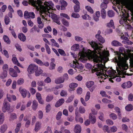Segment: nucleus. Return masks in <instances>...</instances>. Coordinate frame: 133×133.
Returning <instances> with one entry per match:
<instances>
[{
  "label": "nucleus",
  "mask_w": 133,
  "mask_h": 133,
  "mask_svg": "<svg viewBox=\"0 0 133 133\" xmlns=\"http://www.w3.org/2000/svg\"><path fill=\"white\" fill-rule=\"evenodd\" d=\"M89 43L94 49V51L90 50H85L82 45V50H80L77 57V54L71 52V55L74 58H77L81 62L85 63L88 59L92 60L95 63L94 65L102 61L105 62L107 60V56L108 55V51L101 49L102 47L99 46L98 44L93 41H88Z\"/></svg>",
  "instance_id": "obj_1"
},
{
  "label": "nucleus",
  "mask_w": 133,
  "mask_h": 133,
  "mask_svg": "<svg viewBox=\"0 0 133 133\" xmlns=\"http://www.w3.org/2000/svg\"><path fill=\"white\" fill-rule=\"evenodd\" d=\"M108 55L107 57V61L104 63L101 61L99 62L98 64H95L94 66V69H92V73L96 72V74L97 76H99V78H101L102 81L106 79V77H108L109 76L111 77L109 80L112 83H113V80L115 79L116 82H119L121 80V78L119 77L116 76V73L115 70L111 69L106 72L107 69L104 65L108 60V57L109 55L108 51Z\"/></svg>",
  "instance_id": "obj_2"
},
{
  "label": "nucleus",
  "mask_w": 133,
  "mask_h": 133,
  "mask_svg": "<svg viewBox=\"0 0 133 133\" xmlns=\"http://www.w3.org/2000/svg\"><path fill=\"white\" fill-rule=\"evenodd\" d=\"M43 0H37L36 9L40 10L41 13V15L43 19L46 21L47 19L46 18L48 17L49 14L51 12L50 9H53L54 4L51 1H45L44 3V5H42Z\"/></svg>",
  "instance_id": "obj_3"
},
{
  "label": "nucleus",
  "mask_w": 133,
  "mask_h": 133,
  "mask_svg": "<svg viewBox=\"0 0 133 133\" xmlns=\"http://www.w3.org/2000/svg\"><path fill=\"white\" fill-rule=\"evenodd\" d=\"M128 58H125L121 56H118V59H115V62L117 63L119 69H117V71L119 72L122 73L125 72V70L127 69L128 64L127 63L126 61Z\"/></svg>",
  "instance_id": "obj_4"
},
{
  "label": "nucleus",
  "mask_w": 133,
  "mask_h": 133,
  "mask_svg": "<svg viewBox=\"0 0 133 133\" xmlns=\"http://www.w3.org/2000/svg\"><path fill=\"white\" fill-rule=\"evenodd\" d=\"M77 59H75L73 61L72 64H70L71 67L74 68H76L81 70L83 68V66L81 63H79L77 61Z\"/></svg>",
  "instance_id": "obj_5"
},
{
  "label": "nucleus",
  "mask_w": 133,
  "mask_h": 133,
  "mask_svg": "<svg viewBox=\"0 0 133 133\" xmlns=\"http://www.w3.org/2000/svg\"><path fill=\"white\" fill-rule=\"evenodd\" d=\"M48 17H51L54 20V21L58 25H60L61 22L59 20V17H58L55 14L51 12L50 14L48 15Z\"/></svg>",
  "instance_id": "obj_6"
},
{
  "label": "nucleus",
  "mask_w": 133,
  "mask_h": 133,
  "mask_svg": "<svg viewBox=\"0 0 133 133\" xmlns=\"http://www.w3.org/2000/svg\"><path fill=\"white\" fill-rule=\"evenodd\" d=\"M38 69V66L34 64H31L27 69V71L30 74H32L35 72L36 70Z\"/></svg>",
  "instance_id": "obj_7"
},
{
  "label": "nucleus",
  "mask_w": 133,
  "mask_h": 133,
  "mask_svg": "<svg viewBox=\"0 0 133 133\" xmlns=\"http://www.w3.org/2000/svg\"><path fill=\"white\" fill-rule=\"evenodd\" d=\"M19 91L23 98H24L26 97L27 95V97L28 98L30 97V94L26 89L20 88L19 89Z\"/></svg>",
  "instance_id": "obj_8"
},
{
  "label": "nucleus",
  "mask_w": 133,
  "mask_h": 133,
  "mask_svg": "<svg viewBox=\"0 0 133 133\" xmlns=\"http://www.w3.org/2000/svg\"><path fill=\"white\" fill-rule=\"evenodd\" d=\"M127 15H125L124 13L123 14V17L119 21V22L120 24L123 25V26H125L126 25H129L127 20V18L128 17V14H127Z\"/></svg>",
  "instance_id": "obj_9"
},
{
  "label": "nucleus",
  "mask_w": 133,
  "mask_h": 133,
  "mask_svg": "<svg viewBox=\"0 0 133 133\" xmlns=\"http://www.w3.org/2000/svg\"><path fill=\"white\" fill-rule=\"evenodd\" d=\"M31 4L32 5L36 7V5H37V0H27L24 1L22 2L23 4L25 6L27 5L28 3Z\"/></svg>",
  "instance_id": "obj_10"
},
{
  "label": "nucleus",
  "mask_w": 133,
  "mask_h": 133,
  "mask_svg": "<svg viewBox=\"0 0 133 133\" xmlns=\"http://www.w3.org/2000/svg\"><path fill=\"white\" fill-rule=\"evenodd\" d=\"M10 109V105L9 103L4 101L3 104V105L2 110L4 112L8 111Z\"/></svg>",
  "instance_id": "obj_11"
},
{
  "label": "nucleus",
  "mask_w": 133,
  "mask_h": 133,
  "mask_svg": "<svg viewBox=\"0 0 133 133\" xmlns=\"http://www.w3.org/2000/svg\"><path fill=\"white\" fill-rule=\"evenodd\" d=\"M75 120L77 122H79L80 123H82L83 122V119L82 117H79L78 115V108H77L75 110Z\"/></svg>",
  "instance_id": "obj_12"
},
{
  "label": "nucleus",
  "mask_w": 133,
  "mask_h": 133,
  "mask_svg": "<svg viewBox=\"0 0 133 133\" xmlns=\"http://www.w3.org/2000/svg\"><path fill=\"white\" fill-rule=\"evenodd\" d=\"M94 81H87L85 83L86 87L88 88L89 89V90L91 92H92L94 90L92 88H90L94 84Z\"/></svg>",
  "instance_id": "obj_13"
},
{
  "label": "nucleus",
  "mask_w": 133,
  "mask_h": 133,
  "mask_svg": "<svg viewBox=\"0 0 133 133\" xmlns=\"http://www.w3.org/2000/svg\"><path fill=\"white\" fill-rule=\"evenodd\" d=\"M15 56L14 55L12 56V61L13 63L17 65L18 66L22 68H24V66L21 64L18 61L16 57H15Z\"/></svg>",
  "instance_id": "obj_14"
},
{
  "label": "nucleus",
  "mask_w": 133,
  "mask_h": 133,
  "mask_svg": "<svg viewBox=\"0 0 133 133\" xmlns=\"http://www.w3.org/2000/svg\"><path fill=\"white\" fill-rule=\"evenodd\" d=\"M36 97L40 104H44V101L42 99L41 95L40 93H37L36 94Z\"/></svg>",
  "instance_id": "obj_15"
},
{
  "label": "nucleus",
  "mask_w": 133,
  "mask_h": 133,
  "mask_svg": "<svg viewBox=\"0 0 133 133\" xmlns=\"http://www.w3.org/2000/svg\"><path fill=\"white\" fill-rule=\"evenodd\" d=\"M89 118L92 124L95 123L96 121V119L95 116H93L92 114L90 113L89 116Z\"/></svg>",
  "instance_id": "obj_16"
},
{
  "label": "nucleus",
  "mask_w": 133,
  "mask_h": 133,
  "mask_svg": "<svg viewBox=\"0 0 133 133\" xmlns=\"http://www.w3.org/2000/svg\"><path fill=\"white\" fill-rule=\"evenodd\" d=\"M7 98L8 101L10 102L12 101H15L16 99V96L14 95H11L8 94L7 95Z\"/></svg>",
  "instance_id": "obj_17"
},
{
  "label": "nucleus",
  "mask_w": 133,
  "mask_h": 133,
  "mask_svg": "<svg viewBox=\"0 0 133 133\" xmlns=\"http://www.w3.org/2000/svg\"><path fill=\"white\" fill-rule=\"evenodd\" d=\"M9 73L10 75L13 77H16L17 76V73L15 71L14 69L12 68H10L9 69Z\"/></svg>",
  "instance_id": "obj_18"
},
{
  "label": "nucleus",
  "mask_w": 133,
  "mask_h": 133,
  "mask_svg": "<svg viewBox=\"0 0 133 133\" xmlns=\"http://www.w3.org/2000/svg\"><path fill=\"white\" fill-rule=\"evenodd\" d=\"M81 130V127L79 125L77 124L75 127L74 131L75 133H80Z\"/></svg>",
  "instance_id": "obj_19"
},
{
  "label": "nucleus",
  "mask_w": 133,
  "mask_h": 133,
  "mask_svg": "<svg viewBox=\"0 0 133 133\" xmlns=\"http://www.w3.org/2000/svg\"><path fill=\"white\" fill-rule=\"evenodd\" d=\"M64 99L62 98L59 99L56 103L55 106L56 107H58L61 105L64 102Z\"/></svg>",
  "instance_id": "obj_20"
},
{
  "label": "nucleus",
  "mask_w": 133,
  "mask_h": 133,
  "mask_svg": "<svg viewBox=\"0 0 133 133\" xmlns=\"http://www.w3.org/2000/svg\"><path fill=\"white\" fill-rule=\"evenodd\" d=\"M41 122H37L35 125L34 130L35 131H38L41 128Z\"/></svg>",
  "instance_id": "obj_21"
},
{
  "label": "nucleus",
  "mask_w": 133,
  "mask_h": 133,
  "mask_svg": "<svg viewBox=\"0 0 133 133\" xmlns=\"http://www.w3.org/2000/svg\"><path fill=\"white\" fill-rule=\"evenodd\" d=\"M8 128L7 125L6 124L2 125L0 128V132L4 133L6 131Z\"/></svg>",
  "instance_id": "obj_22"
},
{
  "label": "nucleus",
  "mask_w": 133,
  "mask_h": 133,
  "mask_svg": "<svg viewBox=\"0 0 133 133\" xmlns=\"http://www.w3.org/2000/svg\"><path fill=\"white\" fill-rule=\"evenodd\" d=\"M37 22L39 24L38 27L39 28L42 29L44 27V24L42 23V19L40 17L37 18Z\"/></svg>",
  "instance_id": "obj_23"
},
{
  "label": "nucleus",
  "mask_w": 133,
  "mask_h": 133,
  "mask_svg": "<svg viewBox=\"0 0 133 133\" xmlns=\"http://www.w3.org/2000/svg\"><path fill=\"white\" fill-rule=\"evenodd\" d=\"M38 104L37 102L35 100L33 101L32 106V109L33 110L36 111L38 108Z\"/></svg>",
  "instance_id": "obj_24"
},
{
  "label": "nucleus",
  "mask_w": 133,
  "mask_h": 133,
  "mask_svg": "<svg viewBox=\"0 0 133 133\" xmlns=\"http://www.w3.org/2000/svg\"><path fill=\"white\" fill-rule=\"evenodd\" d=\"M60 2L61 4V9H64L65 7L67 5V3L64 0H61L60 1Z\"/></svg>",
  "instance_id": "obj_25"
},
{
  "label": "nucleus",
  "mask_w": 133,
  "mask_h": 133,
  "mask_svg": "<svg viewBox=\"0 0 133 133\" xmlns=\"http://www.w3.org/2000/svg\"><path fill=\"white\" fill-rule=\"evenodd\" d=\"M18 38L21 41L24 42L26 39L25 36L23 33H20L18 36Z\"/></svg>",
  "instance_id": "obj_26"
},
{
  "label": "nucleus",
  "mask_w": 133,
  "mask_h": 133,
  "mask_svg": "<svg viewBox=\"0 0 133 133\" xmlns=\"http://www.w3.org/2000/svg\"><path fill=\"white\" fill-rule=\"evenodd\" d=\"M108 3V1L107 0H104L103 2L101 3V8L102 9H104L107 8V4Z\"/></svg>",
  "instance_id": "obj_27"
},
{
  "label": "nucleus",
  "mask_w": 133,
  "mask_h": 133,
  "mask_svg": "<svg viewBox=\"0 0 133 133\" xmlns=\"http://www.w3.org/2000/svg\"><path fill=\"white\" fill-rule=\"evenodd\" d=\"M78 86V84L76 83H72L70 84L69 87V88L71 89L70 91H73L75 89V88L77 87Z\"/></svg>",
  "instance_id": "obj_28"
},
{
  "label": "nucleus",
  "mask_w": 133,
  "mask_h": 133,
  "mask_svg": "<svg viewBox=\"0 0 133 133\" xmlns=\"http://www.w3.org/2000/svg\"><path fill=\"white\" fill-rule=\"evenodd\" d=\"M64 80L63 78L62 77H59L56 79L55 81V83L57 84H59L63 83L64 82Z\"/></svg>",
  "instance_id": "obj_29"
},
{
  "label": "nucleus",
  "mask_w": 133,
  "mask_h": 133,
  "mask_svg": "<svg viewBox=\"0 0 133 133\" xmlns=\"http://www.w3.org/2000/svg\"><path fill=\"white\" fill-rule=\"evenodd\" d=\"M79 47V45L78 44H75L71 47V49L73 51H76L78 50Z\"/></svg>",
  "instance_id": "obj_30"
},
{
  "label": "nucleus",
  "mask_w": 133,
  "mask_h": 133,
  "mask_svg": "<svg viewBox=\"0 0 133 133\" xmlns=\"http://www.w3.org/2000/svg\"><path fill=\"white\" fill-rule=\"evenodd\" d=\"M4 115L3 113L0 111V124H2L4 121Z\"/></svg>",
  "instance_id": "obj_31"
},
{
  "label": "nucleus",
  "mask_w": 133,
  "mask_h": 133,
  "mask_svg": "<svg viewBox=\"0 0 133 133\" xmlns=\"http://www.w3.org/2000/svg\"><path fill=\"white\" fill-rule=\"evenodd\" d=\"M111 44L112 45L115 46H121L122 45L121 43L115 40L113 41L111 43Z\"/></svg>",
  "instance_id": "obj_32"
},
{
  "label": "nucleus",
  "mask_w": 133,
  "mask_h": 133,
  "mask_svg": "<svg viewBox=\"0 0 133 133\" xmlns=\"http://www.w3.org/2000/svg\"><path fill=\"white\" fill-rule=\"evenodd\" d=\"M53 96L51 95H48L46 97L45 101L47 102H50L53 99Z\"/></svg>",
  "instance_id": "obj_33"
},
{
  "label": "nucleus",
  "mask_w": 133,
  "mask_h": 133,
  "mask_svg": "<svg viewBox=\"0 0 133 133\" xmlns=\"http://www.w3.org/2000/svg\"><path fill=\"white\" fill-rule=\"evenodd\" d=\"M7 76V72L6 71H3L0 75V78L3 79L6 78Z\"/></svg>",
  "instance_id": "obj_34"
},
{
  "label": "nucleus",
  "mask_w": 133,
  "mask_h": 133,
  "mask_svg": "<svg viewBox=\"0 0 133 133\" xmlns=\"http://www.w3.org/2000/svg\"><path fill=\"white\" fill-rule=\"evenodd\" d=\"M17 118L16 115L15 113H12L10 115L9 119L11 121L16 119Z\"/></svg>",
  "instance_id": "obj_35"
},
{
  "label": "nucleus",
  "mask_w": 133,
  "mask_h": 133,
  "mask_svg": "<svg viewBox=\"0 0 133 133\" xmlns=\"http://www.w3.org/2000/svg\"><path fill=\"white\" fill-rule=\"evenodd\" d=\"M82 17L83 19L85 20H90L91 19V17L87 14L82 15Z\"/></svg>",
  "instance_id": "obj_36"
},
{
  "label": "nucleus",
  "mask_w": 133,
  "mask_h": 133,
  "mask_svg": "<svg viewBox=\"0 0 133 133\" xmlns=\"http://www.w3.org/2000/svg\"><path fill=\"white\" fill-rule=\"evenodd\" d=\"M99 119L102 121H104L105 119L104 117V114L102 112H99L98 114Z\"/></svg>",
  "instance_id": "obj_37"
},
{
  "label": "nucleus",
  "mask_w": 133,
  "mask_h": 133,
  "mask_svg": "<svg viewBox=\"0 0 133 133\" xmlns=\"http://www.w3.org/2000/svg\"><path fill=\"white\" fill-rule=\"evenodd\" d=\"M50 41L52 43V45L56 47L57 48H59V44L56 42V41L53 39H51Z\"/></svg>",
  "instance_id": "obj_38"
},
{
  "label": "nucleus",
  "mask_w": 133,
  "mask_h": 133,
  "mask_svg": "<svg viewBox=\"0 0 133 133\" xmlns=\"http://www.w3.org/2000/svg\"><path fill=\"white\" fill-rule=\"evenodd\" d=\"M101 43H103L105 42L104 39L101 36L96 37Z\"/></svg>",
  "instance_id": "obj_39"
},
{
  "label": "nucleus",
  "mask_w": 133,
  "mask_h": 133,
  "mask_svg": "<svg viewBox=\"0 0 133 133\" xmlns=\"http://www.w3.org/2000/svg\"><path fill=\"white\" fill-rule=\"evenodd\" d=\"M101 17L103 19H105L106 17V14L105 10L104 9H102L101 11Z\"/></svg>",
  "instance_id": "obj_40"
},
{
  "label": "nucleus",
  "mask_w": 133,
  "mask_h": 133,
  "mask_svg": "<svg viewBox=\"0 0 133 133\" xmlns=\"http://www.w3.org/2000/svg\"><path fill=\"white\" fill-rule=\"evenodd\" d=\"M43 72V71L41 69H39L36 70L35 72V75L36 76H38L41 75Z\"/></svg>",
  "instance_id": "obj_41"
},
{
  "label": "nucleus",
  "mask_w": 133,
  "mask_h": 133,
  "mask_svg": "<svg viewBox=\"0 0 133 133\" xmlns=\"http://www.w3.org/2000/svg\"><path fill=\"white\" fill-rule=\"evenodd\" d=\"M126 110L128 111H130L133 109V107L131 104H129L125 107Z\"/></svg>",
  "instance_id": "obj_42"
},
{
  "label": "nucleus",
  "mask_w": 133,
  "mask_h": 133,
  "mask_svg": "<svg viewBox=\"0 0 133 133\" xmlns=\"http://www.w3.org/2000/svg\"><path fill=\"white\" fill-rule=\"evenodd\" d=\"M90 93L89 91H87L85 95V100L86 101H88L90 98Z\"/></svg>",
  "instance_id": "obj_43"
},
{
  "label": "nucleus",
  "mask_w": 133,
  "mask_h": 133,
  "mask_svg": "<svg viewBox=\"0 0 133 133\" xmlns=\"http://www.w3.org/2000/svg\"><path fill=\"white\" fill-rule=\"evenodd\" d=\"M79 111L81 114H84L85 113L86 110L83 107L81 106L79 108Z\"/></svg>",
  "instance_id": "obj_44"
},
{
  "label": "nucleus",
  "mask_w": 133,
  "mask_h": 133,
  "mask_svg": "<svg viewBox=\"0 0 133 133\" xmlns=\"http://www.w3.org/2000/svg\"><path fill=\"white\" fill-rule=\"evenodd\" d=\"M62 22L63 25L66 26L68 27L69 25V22L65 19H63L62 21Z\"/></svg>",
  "instance_id": "obj_45"
},
{
  "label": "nucleus",
  "mask_w": 133,
  "mask_h": 133,
  "mask_svg": "<svg viewBox=\"0 0 133 133\" xmlns=\"http://www.w3.org/2000/svg\"><path fill=\"white\" fill-rule=\"evenodd\" d=\"M43 114L42 111L41 110H39L38 112V118L41 119L43 118Z\"/></svg>",
  "instance_id": "obj_46"
},
{
  "label": "nucleus",
  "mask_w": 133,
  "mask_h": 133,
  "mask_svg": "<svg viewBox=\"0 0 133 133\" xmlns=\"http://www.w3.org/2000/svg\"><path fill=\"white\" fill-rule=\"evenodd\" d=\"M75 97V96L74 95H72L70 96L68 98V99L66 101V102L67 103H70L72 101L73 99Z\"/></svg>",
  "instance_id": "obj_47"
},
{
  "label": "nucleus",
  "mask_w": 133,
  "mask_h": 133,
  "mask_svg": "<svg viewBox=\"0 0 133 133\" xmlns=\"http://www.w3.org/2000/svg\"><path fill=\"white\" fill-rule=\"evenodd\" d=\"M74 11L75 12H78L80 10V5H75L74 7Z\"/></svg>",
  "instance_id": "obj_48"
},
{
  "label": "nucleus",
  "mask_w": 133,
  "mask_h": 133,
  "mask_svg": "<svg viewBox=\"0 0 133 133\" xmlns=\"http://www.w3.org/2000/svg\"><path fill=\"white\" fill-rule=\"evenodd\" d=\"M45 46L47 53L49 54L51 53V50L49 46L46 44H45Z\"/></svg>",
  "instance_id": "obj_49"
},
{
  "label": "nucleus",
  "mask_w": 133,
  "mask_h": 133,
  "mask_svg": "<svg viewBox=\"0 0 133 133\" xmlns=\"http://www.w3.org/2000/svg\"><path fill=\"white\" fill-rule=\"evenodd\" d=\"M35 62H36L38 64L41 66L43 65V63L40 60L36 59L35 61Z\"/></svg>",
  "instance_id": "obj_50"
},
{
  "label": "nucleus",
  "mask_w": 133,
  "mask_h": 133,
  "mask_svg": "<svg viewBox=\"0 0 133 133\" xmlns=\"http://www.w3.org/2000/svg\"><path fill=\"white\" fill-rule=\"evenodd\" d=\"M60 16L61 17L66 18L68 19H70V18L67 14L63 13H61L60 14Z\"/></svg>",
  "instance_id": "obj_51"
},
{
  "label": "nucleus",
  "mask_w": 133,
  "mask_h": 133,
  "mask_svg": "<svg viewBox=\"0 0 133 133\" xmlns=\"http://www.w3.org/2000/svg\"><path fill=\"white\" fill-rule=\"evenodd\" d=\"M110 117L113 120H115L117 118V116L116 114L114 113H111L109 115Z\"/></svg>",
  "instance_id": "obj_52"
},
{
  "label": "nucleus",
  "mask_w": 133,
  "mask_h": 133,
  "mask_svg": "<svg viewBox=\"0 0 133 133\" xmlns=\"http://www.w3.org/2000/svg\"><path fill=\"white\" fill-rule=\"evenodd\" d=\"M4 40L5 42L7 43L10 44V41L9 40L8 37L6 35H4L3 36Z\"/></svg>",
  "instance_id": "obj_53"
},
{
  "label": "nucleus",
  "mask_w": 133,
  "mask_h": 133,
  "mask_svg": "<svg viewBox=\"0 0 133 133\" xmlns=\"http://www.w3.org/2000/svg\"><path fill=\"white\" fill-rule=\"evenodd\" d=\"M85 8L91 14L94 12L92 8L89 6H87L85 7Z\"/></svg>",
  "instance_id": "obj_54"
},
{
  "label": "nucleus",
  "mask_w": 133,
  "mask_h": 133,
  "mask_svg": "<svg viewBox=\"0 0 133 133\" xmlns=\"http://www.w3.org/2000/svg\"><path fill=\"white\" fill-rule=\"evenodd\" d=\"M114 23L113 21L111 20L110 22L108 23L107 26L109 27H112L114 26Z\"/></svg>",
  "instance_id": "obj_55"
},
{
  "label": "nucleus",
  "mask_w": 133,
  "mask_h": 133,
  "mask_svg": "<svg viewBox=\"0 0 133 133\" xmlns=\"http://www.w3.org/2000/svg\"><path fill=\"white\" fill-rule=\"evenodd\" d=\"M58 51L59 54L63 56L66 55L65 53L64 50H63L60 49H58Z\"/></svg>",
  "instance_id": "obj_56"
},
{
  "label": "nucleus",
  "mask_w": 133,
  "mask_h": 133,
  "mask_svg": "<svg viewBox=\"0 0 133 133\" xmlns=\"http://www.w3.org/2000/svg\"><path fill=\"white\" fill-rule=\"evenodd\" d=\"M58 89L57 87H54L52 89L55 95H57L59 93V91L58 90Z\"/></svg>",
  "instance_id": "obj_57"
},
{
  "label": "nucleus",
  "mask_w": 133,
  "mask_h": 133,
  "mask_svg": "<svg viewBox=\"0 0 133 133\" xmlns=\"http://www.w3.org/2000/svg\"><path fill=\"white\" fill-rule=\"evenodd\" d=\"M24 82V79L22 78H20L17 81V83L18 85H21L23 84Z\"/></svg>",
  "instance_id": "obj_58"
},
{
  "label": "nucleus",
  "mask_w": 133,
  "mask_h": 133,
  "mask_svg": "<svg viewBox=\"0 0 133 133\" xmlns=\"http://www.w3.org/2000/svg\"><path fill=\"white\" fill-rule=\"evenodd\" d=\"M83 89L82 88L79 87L77 89L76 91L77 94L78 95H81L82 93Z\"/></svg>",
  "instance_id": "obj_59"
},
{
  "label": "nucleus",
  "mask_w": 133,
  "mask_h": 133,
  "mask_svg": "<svg viewBox=\"0 0 133 133\" xmlns=\"http://www.w3.org/2000/svg\"><path fill=\"white\" fill-rule=\"evenodd\" d=\"M62 115V112H59L56 116V119L57 120H59L61 118V116Z\"/></svg>",
  "instance_id": "obj_60"
},
{
  "label": "nucleus",
  "mask_w": 133,
  "mask_h": 133,
  "mask_svg": "<svg viewBox=\"0 0 133 133\" xmlns=\"http://www.w3.org/2000/svg\"><path fill=\"white\" fill-rule=\"evenodd\" d=\"M2 53L4 54L7 58H8L9 56L8 54V51L5 50H4L3 51H1Z\"/></svg>",
  "instance_id": "obj_61"
},
{
  "label": "nucleus",
  "mask_w": 133,
  "mask_h": 133,
  "mask_svg": "<svg viewBox=\"0 0 133 133\" xmlns=\"http://www.w3.org/2000/svg\"><path fill=\"white\" fill-rule=\"evenodd\" d=\"M30 12H29L27 11H26L24 12V16L25 18H29Z\"/></svg>",
  "instance_id": "obj_62"
},
{
  "label": "nucleus",
  "mask_w": 133,
  "mask_h": 133,
  "mask_svg": "<svg viewBox=\"0 0 133 133\" xmlns=\"http://www.w3.org/2000/svg\"><path fill=\"white\" fill-rule=\"evenodd\" d=\"M2 69L3 70V71H5L7 72L8 69V65L6 64H4L3 66Z\"/></svg>",
  "instance_id": "obj_63"
},
{
  "label": "nucleus",
  "mask_w": 133,
  "mask_h": 133,
  "mask_svg": "<svg viewBox=\"0 0 133 133\" xmlns=\"http://www.w3.org/2000/svg\"><path fill=\"white\" fill-rule=\"evenodd\" d=\"M103 129L105 132H107L108 133H110V131L108 130V127L105 125L103 127Z\"/></svg>",
  "instance_id": "obj_64"
}]
</instances>
